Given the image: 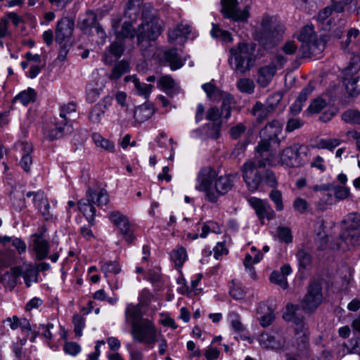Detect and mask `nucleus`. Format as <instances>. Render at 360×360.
I'll return each mask as SVG.
<instances>
[{"instance_id":"obj_1","label":"nucleus","mask_w":360,"mask_h":360,"mask_svg":"<svg viewBox=\"0 0 360 360\" xmlns=\"http://www.w3.org/2000/svg\"><path fill=\"white\" fill-rule=\"evenodd\" d=\"M216 171L210 167L202 168L198 173L195 188L204 193L205 200L216 202L219 196L229 193L233 187L235 175L224 174L217 178Z\"/></svg>"},{"instance_id":"obj_2","label":"nucleus","mask_w":360,"mask_h":360,"mask_svg":"<svg viewBox=\"0 0 360 360\" xmlns=\"http://www.w3.org/2000/svg\"><path fill=\"white\" fill-rule=\"evenodd\" d=\"M297 307L292 304L286 306V311L283 317L287 321H292L294 324L295 344L296 353L299 356H309V330L307 324L302 318L297 316Z\"/></svg>"},{"instance_id":"obj_3","label":"nucleus","mask_w":360,"mask_h":360,"mask_svg":"<svg viewBox=\"0 0 360 360\" xmlns=\"http://www.w3.org/2000/svg\"><path fill=\"white\" fill-rule=\"evenodd\" d=\"M256 45L253 43H239L229 50V64L236 72L244 74L255 65L257 59Z\"/></svg>"},{"instance_id":"obj_4","label":"nucleus","mask_w":360,"mask_h":360,"mask_svg":"<svg viewBox=\"0 0 360 360\" xmlns=\"http://www.w3.org/2000/svg\"><path fill=\"white\" fill-rule=\"evenodd\" d=\"M301 148L299 143H294L285 148L278 156L266 153L259 167L281 165L288 167H299L303 164L299 153Z\"/></svg>"},{"instance_id":"obj_5","label":"nucleus","mask_w":360,"mask_h":360,"mask_svg":"<svg viewBox=\"0 0 360 360\" xmlns=\"http://www.w3.org/2000/svg\"><path fill=\"white\" fill-rule=\"evenodd\" d=\"M158 330L154 323L148 319L134 322L131 327V335L134 342L153 348L158 340Z\"/></svg>"},{"instance_id":"obj_6","label":"nucleus","mask_w":360,"mask_h":360,"mask_svg":"<svg viewBox=\"0 0 360 360\" xmlns=\"http://www.w3.org/2000/svg\"><path fill=\"white\" fill-rule=\"evenodd\" d=\"M260 346L264 349H281L284 352H290L299 356L296 353L295 347V336L291 342H286L285 335L281 332H275L272 334L263 333L259 337ZM307 356H300V357H306Z\"/></svg>"},{"instance_id":"obj_7","label":"nucleus","mask_w":360,"mask_h":360,"mask_svg":"<svg viewBox=\"0 0 360 360\" xmlns=\"http://www.w3.org/2000/svg\"><path fill=\"white\" fill-rule=\"evenodd\" d=\"M343 81L348 94L355 96L360 94V58L354 56L343 71Z\"/></svg>"},{"instance_id":"obj_8","label":"nucleus","mask_w":360,"mask_h":360,"mask_svg":"<svg viewBox=\"0 0 360 360\" xmlns=\"http://www.w3.org/2000/svg\"><path fill=\"white\" fill-rule=\"evenodd\" d=\"M281 131L282 124L278 120L269 122L261 131L260 136L262 139L256 148L257 153L260 158H263L266 153H268L271 142L279 143L278 136Z\"/></svg>"},{"instance_id":"obj_9","label":"nucleus","mask_w":360,"mask_h":360,"mask_svg":"<svg viewBox=\"0 0 360 360\" xmlns=\"http://www.w3.org/2000/svg\"><path fill=\"white\" fill-rule=\"evenodd\" d=\"M238 0H221V12L223 15L236 22H246L249 18V6L241 5Z\"/></svg>"},{"instance_id":"obj_10","label":"nucleus","mask_w":360,"mask_h":360,"mask_svg":"<svg viewBox=\"0 0 360 360\" xmlns=\"http://www.w3.org/2000/svg\"><path fill=\"white\" fill-rule=\"evenodd\" d=\"M257 158L258 159L257 163L249 160L245 162L242 167L243 180L248 189L252 193L258 190L262 181V177L257 168L260 167L259 164L263 162V159L260 160L259 155Z\"/></svg>"},{"instance_id":"obj_11","label":"nucleus","mask_w":360,"mask_h":360,"mask_svg":"<svg viewBox=\"0 0 360 360\" xmlns=\"http://www.w3.org/2000/svg\"><path fill=\"white\" fill-rule=\"evenodd\" d=\"M162 22L158 19H152L139 25L136 36L138 44L143 41H155L162 32Z\"/></svg>"},{"instance_id":"obj_12","label":"nucleus","mask_w":360,"mask_h":360,"mask_svg":"<svg viewBox=\"0 0 360 360\" xmlns=\"http://www.w3.org/2000/svg\"><path fill=\"white\" fill-rule=\"evenodd\" d=\"M109 219L118 228L127 243H132L134 241V229L125 215L119 211H112L109 213Z\"/></svg>"},{"instance_id":"obj_13","label":"nucleus","mask_w":360,"mask_h":360,"mask_svg":"<svg viewBox=\"0 0 360 360\" xmlns=\"http://www.w3.org/2000/svg\"><path fill=\"white\" fill-rule=\"evenodd\" d=\"M322 300L321 285L319 283H311L309 286L307 294L302 302V307L306 311H312L321 303Z\"/></svg>"},{"instance_id":"obj_14","label":"nucleus","mask_w":360,"mask_h":360,"mask_svg":"<svg viewBox=\"0 0 360 360\" xmlns=\"http://www.w3.org/2000/svg\"><path fill=\"white\" fill-rule=\"evenodd\" d=\"M259 41L266 45L268 42L274 43V39L277 36V25L273 17L264 16L260 23Z\"/></svg>"},{"instance_id":"obj_15","label":"nucleus","mask_w":360,"mask_h":360,"mask_svg":"<svg viewBox=\"0 0 360 360\" xmlns=\"http://www.w3.org/2000/svg\"><path fill=\"white\" fill-rule=\"evenodd\" d=\"M68 132H70L69 127L61 121L47 123L43 129L44 137L50 141L60 139Z\"/></svg>"},{"instance_id":"obj_16","label":"nucleus","mask_w":360,"mask_h":360,"mask_svg":"<svg viewBox=\"0 0 360 360\" xmlns=\"http://www.w3.org/2000/svg\"><path fill=\"white\" fill-rule=\"evenodd\" d=\"M75 22L67 17L62 18L57 23L56 29V41L62 44L72 34Z\"/></svg>"},{"instance_id":"obj_17","label":"nucleus","mask_w":360,"mask_h":360,"mask_svg":"<svg viewBox=\"0 0 360 360\" xmlns=\"http://www.w3.org/2000/svg\"><path fill=\"white\" fill-rule=\"evenodd\" d=\"M14 149L22 153L20 165L25 172H29L30 171V167L32 165L31 153L33 148L32 144L25 141H19L15 143Z\"/></svg>"},{"instance_id":"obj_18","label":"nucleus","mask_w":360,"mask_h":360,"mask_svg":"<svg viewBox=\"0 0 360 360\" xmlns=\"http://www.w3.org/2000/svg\"><path fill=\"white\" fill-rule=\"evenodd\" d=\"M248 202L255 210L257 215L261 220L264 219L269 220L274 217V210L266 201L252 197L248 199Z\"/></svg>"},{"instance_id":"obj_19","label":"nucleus","mask_w":360,"mask_h":360,"mask_svg":"<svg viewBox=\"0 0 360 360\" xmlns=\"http://www.w3.org/2000/svg\"><path fill=\"white\" fill-rule=\"evenodd\" d=\"M360 245V233L354 231L351 232H343L341 238V243L331 245L330 248L333 250H340L342 251H346L349 250L351 248Z\"/></svg>"},{"instance_id":"obj_20","label":"nucleus","mask_w":360,"mask_h":360,"mask_svg":"<svg viewBox=\"0 0 360 360\" xmlns=\"http://www.w3.org/2000/svg\"><path fill=\"white\" fill-rule=\"evenodd\" d=\"M21 274L22 269L20 266L12 267L10 271L0 275V283L6 290L11 291L17 285Z\"/></svg>"},{"instance_id":"obj_21","label":"nucleus","mask_w":360,"mask_h":360,"mask_svg":"<svg viewBox=\"0 0 360 360\" xmlns=\"http://www.w3.org/2000/svg\"><path fill=\"white\" fill-rule=\"evenodd\" d=\"M112 98L110 96L104 97L100 102L96 103L91 109L89 119L92 123H99L105 111L108 109L111 105Z\"/></svg>"},{"instance_id":"obj_22","label":"nucleus","mask_w":360,"mask_h":360,"mask_svg":"<svg viewBox=\"0 0 360 360\" xmlns=\"http://www.w3.org/2000/svg\"><path fill=\"white\" fill-rule=\"evenodd\" d=\"M325 48V44L321 40L317 39V36L307 44L301 45L300 51L304 58H309L320 54Z\"/></svg>"},{"instance_id":"obj_23","label":"nucleus","mask_w":360,"mask_h":360,"mask_svg":"<svg viewBox=\"0 0 360 360\" xmlns=\"http://www.w3.org/2000/svg\"><path fill=\"white\" fill-rule=\"evenodd\" d=\"M276 72V67L274 63L264 65L257 71V82L262 87L267 86Z\"/></svg>"},{"instance_id":"obj_24","label":"nucleus","mask_w":360,"mask_h":360,"mask_svg":"<svg viewBox=\"0 0 360 360\" xmlns=\"http://www.w3.org/2000/svg\"><path fill=\"white\" fill-rule=\"evenodd\" d=\"M34 239L33 240V250L36 254V257L38 260L45 259L49 251V242L44 239L41 235L34 234L33 236Z\"/></svg>"},{"instance_id":"obj_25","label":"nucleus","mask_w":360,"mask_h":360,"mask_svg":"<svg viewBox=\"0 0 360 360\" xmlns=\"http://www.w3.org/2000/svg\"><path fill=\"white\" fill-rule=\"evenodd\" d=\"M88 201H91L98 206L105 205L109 202V195L105 189L92 190L89 188L86 191Z\"/></svg>"},{"instance_id":"obj_26","label":"nucleus","mask_w":360,"mask_h":360,"mask_svg":"<svg viewBox=\"0 0 360 360\" xmlns=\"http://www.w3.org/2000/svg\"><path fill=\"white\" fill-rule=\"evenodd\" d=\"M4 323L7 324L12 330L20 328L22 334L26 336H28L31 331L30 324L26 319H20L18 316H13L7 318Z\"/></svg>"},{"instance_id":"obj_27","label":"nucleus","mask_w":360,"mask_h":360,"mask_svg":"<svg viewBox=\"0 0 360 360\" xmlns=\"http://www.w3.org/2000/svg\"><path fill=\"white\" fill-rule=\"evenodd\" d=\"M343 232L355 231L360 228V214L352 212L347 214L341 221Z\"/></svg>"},{"instance_id":"obj_28","label":"nucleus","mask_w":360,"mask_h":360,"mask_svg":"<svg viewBox=\"0 0 360 360\" xmlns=\"http://www.w3.org/2000/svg\"><path fill=\"white\" fill-rule=\"evenodd\" d=\"M154 113V107L150 103L136 108L134 117L137 122L142 123L150 119Z\"/></svg>"},{"instance_id":"obj_29","label":"nucleus","mask_w":360,"mask_h":360,"mask_svg":"<svg viewBox=\"0 0 360 360\" xmlns=\"http://www.w3.org/2000/svg\"><path fill=\"white\" fill-rule=\"evenodd\" d=\"M275 109V106L272 104L262 103L257 102L252 108V114L257 117L258 121L262 122Z\"/></svg>"},{"instance_id":"obj_30","label":"nucleus","mask_w":360,"mask_h":360,"mask_svg":"<svg viewBox=\"0 0 360 360\" xmlns=\"http://www.w3.org/2000/svg\"><path fill=\"white\" fill-rule=\"evenodd\" d=\"M33 203L35 207L42 214V216L47 219L50 216V205L49 203L48 199L44 195V193L41 191H38L36 193H34V198H33Z\"/></svg>"},{"instance_id":"obj_31","label":"nucleus","mask_w":360,"mask_h":360,"mask_svg":"<svg viewBox=\"0 0 360 360\" xmlns=\"http://www.w3.org/2000/svg\"><path fill=\"white\" fill-rule=\"evenodd\" d=\"M141 307L140 304H127V307L125 309L124 315H125V321L127 323H129L131 327L132 326V323L134 322H139L141 319H143L142 318V311Z\"/></svg>"},{"instance_id":"obj_32","label":"nucleus","mask_w":360,"mask_h":360,"mask_svg":"<svg viewBox=\"0 0 360 360\" xmlns=\"http://www.w3.org/2000/svg\"><path fill=\"white\" fill-rule=\"evenodd\" d=\"M126 82L131 81L134 84V88L139 96H143L144 98H148L152 92L153 86L146 83L141 82L135 76H127L124 78Z\"/></svg>"},{"instance_id":"obj_33","label":"nucleus","mask_w":360,"mask_h":360,"mask_svg":"<svg viewBox=\"0 0 360 360\" xmlns=\"http://www.w3.org/2000/svg\"><path fill=\"white\" fill-rule=\"evenodd\" d=\"M112 27L117 39H131L135 36L136 32L131 22H124L120 27L115 24Z\"/></svg>"},{"instance_id":"obj_34","label":"nucleus","mask_w":360,"mask_h":360,"mask_svg":"<svg viewBox=\"0 0 360 360\" xmlns=\"http://www.w3.org/2000/svg\"><path fill=\"white\" fill-rule=\"evenodd\" d=\"M165 58L169 63L171 70H176L181 68L184 61L178 53L176 49H172L165 51Z\"/></svg>"},{"instance_id":"obj_35","label":"nucleus","mask_w":360,"mask_h":360,"mask_svg":"<svg viewBox=\"0 0 360 360\" xmlns=\"http://www.w3.org/2000/svg\"><path fill=\"white\" fill-rule=\"evenodd\" d=\"M78 209L86 217L87 221L92 225L94 221L96 208L94 204L86 200H81L78 202Z\"/></svg>"},{"instance_id":"obj_36","label":"nucleus","mask_w":360,"mask_h":360,"mask_svg":"<svg viewBox=\"0 0 360 360\" xmlns=\"http://www.w3.org/2000/svg\"><path fill=\"white\" fill-rule=\"evenodd\" d=\"M359 30L356 28H351L347 33V39L342 43V49L345 51H354V48L357 46L356 39L359 36Z\"/></svg>"},{"instance_id":"obj_37","label":"nucleus","mask_w":360,"mask_h":360,"mask_svg":"<svg viewBox=\"0 0 360 360\" xmlns=\"http://www.w3.org/2000/svg\"><path fill=\"white\" fill-rule=\"evenodd\" d=\"M325 229L324 221L323 219L317 221L315 231L317 236L316 241L320 244L318 248L321 250H324L327 248L328 236L326 234Z\"/></svg>"},{"instance_id":"obj_38","label":"nucleus","mask_w":360,"mask_h":360,"mask_svg":"<svg viewBox=\"0 0 360 360\" xmlns=\"http://www.w3.org/2000/svg\"><path fill=\"white\" fill-rule=\"evenodd\" d=\"M21 276L23 277L25 283L27 287H30L33 283L37 282L38 273L31 264L25 266V269H22Z\"/></svg>"},{"instance_id":"obj_39","label":"nucleus","mask_w":360,"mask_h":360,"mask_svg":"<svg viewBox=\"0 0 360 360\" xmlns=\"http://www.w3.org/2000/svg\"><path fill=\"white\" fill-rule=\"evenodd\" d=\"M191 27L186 24H179L175 29L169 32V41L173 42L180 37H187L191 32Z\"/></svg>"},{"instance_id":"obj_40","label":"nucleus","mask_w":360,"mask_h":360,"mask_svg":"<svg viewBox=\"0 0 360 360\" xmlns=\"http://www.w3.org/2000/svg\"><path fill=\"white\" fill-rule=\"evenodd\" d=\"M263 258V254L257 250L254 246L251 247L250 251L247 252L243 261L245 268H249L253 264H257Z\"/></svg>"},{"instance_id":"obj_41","label":"nucleus","mask_w":360,"mask_h":360,"mask_svg":"<svg viewBox=\"0 0 360 360\" xmlns=\"http://www.w3.org/2000/svg\"><path fill=\"white\" fill-rule=\"evenodd\" d=\"M170 257L175 266L181 268L187 259V253L184 248L177 247L171 252Z\"/></svg>"},{"instance_id":"obj_42","label":"nucleus","mask_w":360,"mask_h":360,"mask_svg":"<svg viewBox=\"0 0 360 360\" xmlns=\"http://www.w3.org/2000/svg\"><path fill=\"white\" fill-rule=\"evenodd\" d=\"M92 139L97 147L101 148L108 152H114L115 145L110 140L103 138L101 134L94 133Z\"/></svg>"},{"instance_id":"obj_43","label":"nucleus","mask_w":360,"mask_h":360,"mask_svg":"<svg viewBox=\"0 0 360 360\" xmlns=\"http://www.w3.org/2000/svg\"><path fill=\"white\" fill-rule=\"evenodd\" d=\"M129 71V65L127 62L121 60L115 64L109 77L110 79L116 80L124 74Z\"/></svg>"},{"instance_id":"obj_44","label":"nucleus","mask_w":360,"mask_h":360,"mask_svg":"<svg viewBox=\"0 0 360 360\" xmlns=\"http://www.w3.org/2000/svg\"><path fill=\"white\" fill-rule=\"evenodd\" d=\"M342 120L347 124L360 125V111L349 109L342 112Z\"/></svg>"},{"instance_id":"obj_45","label":"nucleus","mask_w":360,"mask_h":360,"mask_svg":"<svg viewBox=\"0 0 360 360\" xmlns=\"http://www.w3.org/2000/svg\"><path fill=\"white\" fill-rule=\"evenodd\" d=\"M36 97V92L32 88H28L27 90L21 91L14 98L15 101H18L24 105H28L31 102H34Z\"/></svg>"},{"instance_id":"obj_46","label":"nucleus","mask_w":360,"mask_h":360,"mask_svg":"<svg viewBox=\"0 0 360 360\" xmlns=\"http://www.w3.org/2000/svg\"><path fill=\"white\" fill-rule=\"evenodd\" d=\"M101 269L104 273L105 277L110 274H117L120 272L121 268L117 262L105 261L101 262Z\"/></svg>"},{"instance_id":"obj_47","label":"nucleus","mask_w":360,"mask_h":360,"mask_svg":"<svg viewBox=\"0 0 360 360\" xmlns=\"http://www.w3.org/2000/svg\"><path fill=\"white\" fill-rule=\"evenodd\" d=\"M316 36L314 27L307 25L301 30L297 39L302 43L301 45H304V44L310 42V40H313Z\"/></svg>"},{"instance_id":"obj_48","label":"nucleus","mask_w":360,"mask_h":360,"mask_svg":"<svg viewBox=\"0 0 360 360\" xmlns=\"http://www.w3.org/2000/svg\"><path fill=\"white\" fill-rule=\"evenodd\" d=\"M236 86L240 92L247 94H252L255 88L253 80L250 78L240 79L236 83Z\"/></svg>"},{"instance_id":"obj_49","label":"nucleus","mask_w":360,"mask_h":360,"mask_svg":"<svg viewBox=\"0 0 360 360\" xmlns=\"http://www.w3.org/2000/svg\"><path fill=\"white\" fill-rule=\"evenodd\" d=\"M327 103L323 97H317L311 101L307 110L311 114H318L327 106Z\"/></svg>"},{"instance_id":"obj_50","label":"nucleus","mask_w":360,"mask_h":360,"mask_svg":"<svg viewBox=\"0 0 360 360\" xmlns=\"http://www.w3.org/2000/svg\"><path fill=\"white\" fill-rule=\"evenodd\" d=\"M228 319L235 332L240 333L245 330V326L241 323L240 316L238 313L235 311L230 312L228 315Z\"/></svg>"},{"instance_id":"obj_51","label":"nucleus","mask_w":360,"mask_h":360,"mask_svg":"<svg viewBox=\"0 0 360 360\" xmlns=\"http://www.w3.org/2000/svg\"><path fill=\"white\" fill-rule=\"evenodd\" d=\"M219 97L222 98V112L224 113V117L228 120L231 117V105L233 103V97L227 94H222L219 95Z\"/></svg>"},{"instance_id":"obj_52","label":"nucleus","mask_w":360,"mask_h":360,"mask_svg":"<svg viewBox=\"0 0 360 360\" xmlns=\"http://www.w3.org/2000/svg\"><path fill=\"white\" fill-rule=\"evenodd\" d=\"M210 34L212 37L220 38L225 42H231L233 41V38L229 32L221 30L217 25H213Z\"/></svg>"},{"instance_id":"obj_53","label":"nucleus","mask_w":360,"mask_h":360,"mask_svg":"<svg viewBox=\"0 0 360 360\" xmlns=\"http://www.w3.org/2000/svg\"><path fill=\"white\" fill-rule=\"evenodd\" d=\"M15 262V253L13 251L4 250L0 252V267H7Z\"/></svg>"},{"instance_id":"obj_54","label":"nucleus","mask_w":360,"mask_h":360,"mask_svg":"<svg viewBox=\"0 0 360 360\" xmlns=\"http://www.w3.org/2000/svg\"><path fill=\"white\" fill-rule=\"evenodd\" d=\"M142 3V0H129L127 4L125 14L129 15V17L131 18H132V15L136 17L140 11V7Z\"/></svg>"},{"instance_id":"obj_55","label":"nucleus","mask_w":360,"mask_h":360,"mask_svg":"<svg viewBox=\"0 0 360 360\" xmlns=\"http://www.w3.org/2000/svg\"><path fill=\"white\" fill-rule=\"evenodd\" d=\"M76 112V105L73 103H69L60 107V117L62 119L61 122L68 123L69 115Z\"/></svg>"},{"instance_id":"obj_56","label":"nucleus","mask_w":360,"mask_h":360,"mask_svg":"<svg viewBox=\"0 0 360 360\" xmlns=\"http://www.w3.org/2000/svg\"><path fill=\"white\" fill-rule=\"evenodd\" d=\"M202 88L207 94V96L213 101L218 100L219 95H221V93L217 86L211 82L204 84Z\"/></svg>"},{"instance_id":"obj_57","label":"nucleus","mask_w":360,"mask_h":360,"mask_svg":"<svg viewBox=\"0 0 360 360\" xmlns=\"http://www.w3.org/2000/svg\"><path fill=\"white\" fill-rule=\"evenodd\" d=\"M72 321L75 335L80 338L82 335V330L85 326V320L81 315L76 314L73 316Z\"/></svg>"},{"instance_id":"obj_58","label":"nucleus","mask_w":360,"mask_h":360,"mask_svg":"<svg viewBox=\"0 0 360 360\" xmlns=\"http://www.w3.org/2000/svg\"><path fill=\"white\" fill-rule=\"evenodd\" d=\"M296 256L300 266L307 268L311 264V256L306 250H300Z\"/></svg>"},{"instance_id":"obj_59","label":"nucleus","mask_w":360,"mask_h":360,"mask_svg":"<svg viewBox=\"0 0 360 360\" xmlns=\"http://www.w3.org/2000/svg\"><path fill=\"white\" fill-rule=\"evenodd\" d=\"M96 22V15L91 11H87L81 20L82 28L86 29L94 26Z\"/></svg>"},{"instance_id":"obj_60","label":"nucleus","mask_w":360,"mask_h":360,"mask_svg":"<svg viewBox=\"0 0 360 360\" xmlns=\"http://www.w3.org/2000/svg\"><path fill=\"white\" fill-rule=\"evenodd\" d=\"M341 143L338 139H321L318 143V147L322 149L333 150Z\"/></svg>"},{"instance_id":"obj_61","label":"nucleus","mask_w":360,"mask_h":360,"mask_svg":"<svg viewBox=\"0 0 360 360\" xmlns=\"http://www.w3.org/2000/svg\"><path fill=\"white\" fill-rule=\"evenodd\" d=\"M129 355V360H146L144 354L139 349L135 348L131 344L125 345Z\"/></svg>"},{"instance_id":"obj_62","label":"nucleus","mask_w":360,"mask_h":360,"mask_svg":"<svg viewBox=\"0 0 360 360\" xmlns=\"http://www.w3.org/2000/svg\"><path fill=\"white\" fill-rule=\"evenodd\" d=\"M271 283L279 285L283 289L288 287L287 278L278 271H273L270 276Z\"/></svg>"},{"instance_id":"obj_63","label":"nucleus","mask_w":360,"mask_h":360,"mask_svg":"<svg viewBox=\"0 0 360 360\" xmlns=\"http://www.w3.org/2000/svg\"><path fill=\"white\" fill-rule=\"evenodd\" d=\"M271 200L275 203L276 208L278 211L283 209L281 192L277 189H274L269 194Z\"/></svg>"},{"instance_id":"obj_64","label":"nucleus","mask_w":360,"mask_h":360,"mask_svg":"<svg viewBox=\"0 0 360 360\" xmlns=\"http://www.w3.org/2000/svg\"><path fill=\"white\" fill-rule=\"evenodd\" d=\"M333 194L336 200H343L349 197V188L344 186H335L333 188Z\"/></svg>"}]
</instances>
